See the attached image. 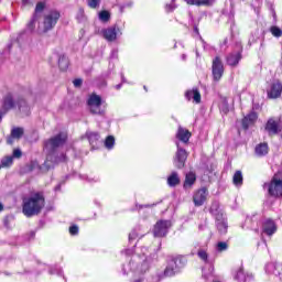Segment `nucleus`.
Here are the masks:
<instances>
[{"mask_svg":"<svg viewBox=\"0 0 282 282\" xmlns=\"http://www.w3.org/2000/svg\"><path fill=\"white\" fill-rule=\"evenodd\" d=\"M67 142V133L59 132L55 137H52L47 141L44 142V149L47 152L46 160L41 170L45 169V171H50L54 169L58 162H67V156L62 153L59 156L56 155V149L63 147Z\"/></svg>","mask_w":282,"mask_h":282,"instance_id":"obj_1","label":"nucleus"},{"mask_svg":"<svg viewBox=\"0 0 282 282\" xmlns=\"http://www.w3.org/2000/svg\"><path fill=\"white\" fill-rule=\"evenodd\" d=\"M15 107H18L19 111H21V113L24 116H30V106H28L25 99L9 93L3 97L2 107L0 108V119L3 118L8 111H11V109H14Z\"/></svg>","mask_w":282,"mask_h":282,"instance_id":"obj_2","label":"nucleus"},{"mask_svg":"<svg viewBox=\"0 0 282 282\" xmlns=\"http://www.w3.org/2000/svg\"><path fill=\"white\" fill-rule=\"evenodd\" d=\"M45 208V196L43 193L36 192L30 197L23 199L22 213L25 217H34Z\"/></svg>","mask_w":282,"mask_h":282,"instance_id":"obj_3","label":"nucleus"},{"mask_svg":"<svg viewBox=\"0 0 282 282\" xmlns=\"http://www.w3.org/2000/svg\"><path fill=\"white\" fill-rule=\"evenodd\" d=\"M87 105L90 113L94 116H105L107 111V105L105 104V100H102V97L99 95H96V93L89 95Z\"/></svg>","mask_w":282,"mask_h":282,"instance_id":"obj_4","label":"nucleus"},{"mask_svg":"<svg viewBox=\"0 0 282 282\" xmlns=\"http://www.w3.org/2000/svg\"><path fill=\"white\" fill-rule=\"evenodd\" d=\"M186 265V258L182 256H171L167 260V265L163 272L164 276H175Z\"/></svg>","mask_w":282,"mask_h":282,"instance_id":"obj_5","label":"nucleus"},{"mask_svg":"<svg viewBox=\"0 0 282 282\" xmlns=\"http://www.w3.org/2000/svg\"><path fill=\"white\" fill-rule=\"evenodd\" d=\"M263 188L270 197H282V173L274 174L269 183L263 184Z\"/></svg>","mask_w":282,"mask_h":282,"instance_id":"obj_6","label":"nucleus"},{"mask_svg":"<svg viewBox=\"0 0 282 282\" xmlns=\"http://www.w3.org/2000/svg\"><path fill=\"white\" fill-rule=\"evenodd\" d=\"M61 19V12L52 10L48 13L44 14L43 21L39 22V32H50L53 28L56 26L58 20Z\"/></svg>","mask_w":282,"mask_h":282,"instance_id":"obj_7","label":"nucleus"},{"mask_svg":"<svg viewBox=\"0 0 282 282\" xmlns=\"http://www.w3.org/2000/svg\"><path fill=\"white\" fill-rule=\"evenodd\" d=\"M31 34L32 33H29L28 31H22L15 37H12L3 54H10L12 47H25V45H30V41H32Z\"/></svg>","mask_w":282,"mask_h":282,"instance_id":"obj_8","label":"nucleus"},{"mask_svg":"<svg viewBox=\"0 0 282 282\" xmlns=\"http://www.w3.org/2000/svg\"><path fill=\"white\" fill-rule=\"evenodd\" d=\"M241 58H243V45L241 42H238L235 48L227 54L226 63L229 67H237L241 63Z\"/></svg>","mask_w":282,"mask_h":282,"instance_id":"obj_9","label":"nucleus"},{"mask_svg":"<svg viewBox=\"0 0 282 282\" xmlns=\"http://www.w3.org/2000/svg\"><path fill=\"white\" fill-rule=\"evenodd\" d=\"M44 10H45V2H37L31 20L29 21V23H26V29L24 30L25 32H29V34H32V32L36 30V23H39V19H41V15L43 14Z\"/></svg>","mask_w":282,"mask_h":282,"instance_id":"obj_10","label":"nucleus"},{"mask_svg":"<svg viewBox=\"0 0 282 282\" xmlns=\"http://www.w3.org/2000/svg\"><path fill=\"white\" fill-rule=\"evenodd\" d=\"M186 160H188V152L176 141V152L173 158L174 166L176 169H184L186 166Z\"/></svg>","mask_w":282,"mask_h":282,"instance_id":"obj_11","label":"nucleus"},{"mask_svg":"<svg viewBox=\"0 0 282 282\" xmlns=\"http://www.w3.org/2000/svg\"><path fill=\"white\" fill-rule=\"evenodd\" d=\"M171 220H158L153 227V236L158 238L166 237L171 229Z\"/></svg>","mask_w":282,"mask_h":282,"instance_id":"obj_12","label":"nucleus"},{"mask_svg":"<svg viewBox=\"0 0 282 282\" xmlns=\"http://www.w3.org/2000/svg\"><path fill=\"white\" fill-rule=\"evenodd\" d=\"M54 61L58 64V67L62 72H66V69L69 67V59L64 53H53L51 63H54Z\"/></svg>","mask_w":282,"mask_h":282,"instance_id":"obj_13","label":"nucleus"},{"mask_svg":"<svg viewBox=\"0 0 282 282\" xmlns=\"http://www.w3.org/2000/svg\"><path fill=\"white\" fill-rule=\"evenodd\" d=\"M212 72L214 80H221V76H224V63L219 56H216L213 61Z\"/></svg>","mask_w":282,"mask_h":282,"instance_id":"obj_14","label":"nucleus"},{"mask_svg":"<svg viewBox=\"0 0 282 282\" xmlns=\"http://www.w3.org/2000/svg\"><path fill=\"white\" fill-rule=\"evenodd\" d=\"M281 94H282V83L279 80L271 83L269 88H267L268 98H271V99L281 98Z\"/></svg>","mask_w":282,"mask_h":282,"instance_id":"obj_15","label":"nucleus"},{"mask_svg":"<svg viewBox=\"0 0 282 282\" xmlns=\"http://www.w3.org/2000/svg\"><path fill=\"white\" fill-rule=\"evenodd\" d=\"M86 138L93 149V151H96V149L100 148V144H102V140H100V133L88 130L86 131Z\"/></svg>","mask_w":282,"mask_h":282,"instance_id":"obj_16","label":"nucleus"},{"mask_svg":"<svg viewBox=\"0 0 282 282\" xmlns=\"http://www.w3.org/2000/svg\"><path fill=\"white\" fill-rule=\"evenodd\" d=\"M118 36H122V31L118 26H110L104 30V39L110 43H113Z\"/></svg>","mask_w":282,"mask_h":282,"instance_id":"obj_17","label":"nucleus"},{"mask_svg":"<svg viewBox=\"0 0 282 282\" xmlns=\"http://www.w3.org/2000/svg\"><path fill=\"white\" fill-rule=\"evenodd\" d=\"M206 197H208V189L206 187L197 189L193 195L194 206H204Z\"/></svg>","mask_w":282,"mask_h":282,"instance_id":"obj_18","label":"nucleus"},{"mask_svg":"<svg viewBox=\"0 0 282 282\" xmlns=\"http://www.w3.org/2000/svg\"><path fill=\"white\" fill-rule=\"evenodd\" d=\"M262 232L268 237H272V235L276 232V223H274V220L271 218H265L262 221Z\"/></svg>","mask_w":282,"mask_h":282,"instance_id":"obj_19","label":"nucleus"},{"mask_svg":"<svg viewBox=\"0 0 282 282\" xmlns=\"http://www.w3.org/2000/svg\"><path fill=\"white\" fill-rule=\"evenodd\" d=\"M234 279L238 282H250L252 281L253 276L251 273H246L243 271V267H239L234 273Z\"/></svg>","mask_w":282,"mask_h":282,"instance_id":"obj_20","label":"nucleus"},{"mask_svg":"<svg viewBox=\"0 0 282 282\" xmlns=\"http://www.w3.org/2000/svg\"><path fill=\"white\" fill-rule=\"evenodd\" d=\"M258 118L259 116L257 115V112L251 111L242 119V129H245V131H248V129H250V127H252V124L257 122Z\"/></svg>","mask_w":282,"mask_h":282,"instance_id":"obj_21","label":"nucleus"},{"mask_svg":"<svg viewBox=\"0 0 282 282\" xmlns=\"http://www.w3.org/2000/svg\"><path fill=\"white\" fill-rule=\"evenodd\" d=\"M264 270L267 274H273L274 276H280L282 267L278 262H269L265 264Z\"/></svg>","mask_w":282,"mask_h":282,"instance_id":"obj_22","label":"nucleus"},{"mask_svg":"<svg viewBox=\"0 0 282 282\" xmlns=\"http://www.w3.org/2000/svg\"><path fill=\"white\" fill-rule=\"evenodd\" d=\"M186 100H193L196 105H199L202 102V94H199V90L197 88H193L192 90H187L185 93Z\"/></svg>","mask_w":282,"mask_h":282,"instance_id":"obj_23","label":"nucleus"},{"mask_svg":"<svg viewBox=\"0 0 282 282\" xmlns=\"http://www.w3.org/2000/svg\"><path fill=\"white\" fill-rule=\"evenodd\" d=\"M216 228L219 235H226L228 232V219L226 218V216L216 219Z\"/></svg>","mask_w":282,"mask_h":282,"instance_id":"obj_24","label":"nucleus"},{"mask_svg":"<svg viewBox=\"0 0 282 282\" xmlns=\"http://www.w3.org/2000/svg\"><path fill=\"white\" fill-rule=\"evenodd\" d=\"M260 219H261V216L259 215L247 216L242 228H248L250 230H258L257 226L252 225V221H254L256 224H259Z\"/></svg>","mask_w":282,"mask_h":282,"instance_id":"obj_25","label":"nucleus"},{"mask_svg":"<svg viewBox=\"0 0 282 282\" xmlns=\"http://www.w3.org/2000/svg\"><path fill=\"white\" fill-rule=\"evenodd\" d=\"M210 215L215 217V219H221V217H226L224 215V212L221 210V207H219V202H214L209 208Z\"/></svg>","mask_w":282,"mask_h":282,"instance_id":"obj_26","label":"nucleus"},{"mask_svg":"<svg viewBox=\"0 0 282 282\" xmlns=\"http://www.w3.org/2000/svg\"><path fill=\"white\" fill-rule=\"evenodd\" d=\"M195 182H197V175L195 174V172H188L185 175L183 188H185V191L188 188H193V185L195 184Z\"/></svg>","mask_w":282,"mask_h":282,"instance_id":"obj_27","label":"nucleus"},{"mask_svg":"<svg viewBox=\"0 0 282 282\" xmlns=\"http://www.w3.org/2000/svg\"><path fill=\"white\" fill-rule=\"evenodd\" d=\"M270 151L268 143H259L254 148V154L257 158H265Z\"/></svg>","mask_w":282,"mask_h":282,"instance_id":"obj_28","label":"nucleus"},{"mask_svg":"<svg viewBox=\"0 0 282 282\" xmlns=\"http://www.w3.org/2000/svg\"><path fill=\"white\" fill-rule=\"evenodd\" d=\"M176 138L184 144H188V141L191 140V131L180 127L176 133Z\"/></svg>","mask_w":282,"mask_h":282,"instance_id":"obj_29","label":"nucleus"},{"mask_svg":"<svg viewBox=\"0 0 282 282\" xmlns=\"http://www.w3.org/2000/svg\"><path fill=\"white\" fill-rule=\"evenodd\" d=\"M265 131L269 135H276L279 133V123L274 119H269L265 124Z\"/></svg>","mask_w":282,"mask_h":282,"instance_id":"obj_30","label":"nucleus"},{"mask_svg":"<svg viewBox=\"0 0 282 282\" xmlns=\"http://www.w3.org/2000/svg\"><path fill=\"white\" fill-rule=\"evenodd\" d=\"M180 184V174L177 172H172L171 175L167 177V186L175 188Z\"/></svg>","mask_w":282,"mask_h":282,"instance_id":"obj_31","label":"nucleus"},{"mask_svg":"<svg viewBox=\"0 0 282 282\" xmlns=\"http://www.w3.org/2000/svg\"><path fill=\"white\" fill-rule=\"evenodd\" d=\"M234 185L237 186V188H240V186H243V174L241 171H236L232 177Z\"/></svg>","mask_w":282,"mask_h":282,"instance_id":"obj_32","label":"nucleus"},{"mask_svg":"<svg viewBox=\"0 0 282 282\" xmlns=\"http://www.w3.org/2000/svg\"><path fill=\"white\" fill-rule=\"evenodd\" d=\"M142 230V227L138 226L137 228H134L130 234H129V241H133L134 239H138V237L140 239H142V237L144 236V231L140 232Z\"/></svg>","mask_w":282,"mask_h":282,"instance_id":"obj_33","label":"nucleus"},{"mask_svg":"<svg viewBox=\"0 0 282 282\" xmlns=\"http://www.w3.org/2000/svg\"><path fill=\"white\" fill-rule=\"evenodd\" d=\"M219 109L221 113H228V111H230V107L228 106V98H220Z\"/></svg>","mask_w":282,"mask_h":282,"instance_id":"obj_34","label":"nucleus"},{"mask_svg":"<svg viewBox=\"0 0 282 282\" xmlns=\"http://www.w3.org/2000/svg\"><path fill=\"white\" fill-rule=\"evenodd\" d=\"M197 257L198 259H200V261H204L205 263H209L208 251L205 248L198 249Z\"/></svg>","mask_w":282,"mask_h":282,"instance_id":"obj_35","label":"nucleus"},{"mask_svg":"<svg viewBox=\"0 0 282 282\" xmlns=\"http://www.w3.org/2000/svg\"><path fill=\"white\" fill-rule=\"evenodd\" d=\"M116 145V138L113 135H108L105 140V147L108 149V151H111L113 147Z\"/></svg>","mask_w":282,"mask_h":282,"instance_id":"obj_36","label":"nucleus"},{"mask_svg":"<svg viewBox=\"0 0 282 282\" xmlns=\"http://www.w3.org/2000/svg\"><path fill=\"white\" fill-rule=\"evenodd\" d=\"M24 130L23 128H13L11 130L12 138H15V140H21L23 138Z\"/></svg>","mask_w":282,"mask_h":282,"instance_id":"obj_37","label":"nucleus"},{"mask_svg":"<svg viewBox=\"0 0 282 282\" xmlns=\"http://www.w3.org/2000/svg\"><path fill=\"white\" fill-rule=\"evenodd\" d=\"M228 250V242L219 241L216 243V251L217 252H226Z\"/></svg>","mask_w":282,"mask_h":282,"instance_id":"obj_38","label":"nucleus"},{"mask_svg":"<svg viewBox=\"0 0 282 282\" xmlns=\"http://www.w3.org/2000/svg\"><path fill=\"white\" fill-rule=\"evenodd\" d=\"M111 19V14L109 11H101L99 12V21H102V23H107Z\"/></svg>","mask_w":282,"mask_h":282,"instance_id":"obj_39","label":"nucleus"},{"mask_svg":"<svg viewBox=\"0 0 282 282\" xmlns=\"http://www.w3.org/2000/svg\"><path fill=\"white\" fill-rule=\"evenodd\" d=\"M270 32L272 36H275V39H281L282 36V30L279 26H271Z\"/></svg>","mask_w":282,"mask_h":282,"instance_id":"obj_40","label":"nucleus"},{"mask_svg":"<svg viewBox=\"0 0 282 282\" xmlns=\"http://www.w3.org/2000/svg\"><path fill=\"white\" fill-rule=\"evenodd\" d=\"M177 0H171V3L165 4V12H175L177 10Z\"/></svg>","mask_w":282,"mask_h":282,"instance_id":"obj_41","label":"nucleus"},{"mask_svg":"<svg viewBox=\"0 0 282 282\" xmlns=\"http://www.w3.org/2000/svg\"><path fill=\"white\" fill-rule=\"evenodd\" d=\"M50 274H57V276H63V269L59 265H54L50 269Z\"/></svg>","mask_w":282,"mask_h":282,"instance_id":"obj_42","label":"nucleus"},{"mask_svg":"<svg viewBox=\"0 0 282 282\" xmlns=\"http://www.w3.org/2000/svg\"><path fill=\"white\" fill-rule=\"evenodd\" d=\"M87 6L91 10H96V9L100 8V0H87Z\"/></svg>","mask_w":282,"mask_h":282,"instance_id":"obj_43","label":"nucleus"},{"mask_svg":"<svg viewBox=\"0 0 282 282\" xmlns=\"http://www.w3.org/2000/svg\"><path fill=\"white\" fill-rule=\"evenodd\" d=\"M209 272L207 273L206 272V269L204 268L203 269V276H204V279H206V280H208V279H210L212 276H213V272H215V267H213V265H209Z\"/></svg>","mask_w":282,"mask_h":282,"instance_id":"obj_44","label":"nucleus"},{"mask_svg":"<svg viewBox=\"0 0 282 282\" xmlns=\"http://www.w3.org/2000/svg\"><path fill=\"white\" fill-rule=\"evenodd\" d=\"M12 162H14V159H12V156H4L1 160L2 166H12Z\"/></svg>","mask_w":282,"mask_h":282,"instance_id":"obj_45","label":"nucleus"},{"mask_svg":"<svg viewBox=\"0 0 282 282\" xmlns=\"http://www.w3.org/2000/svg\"><path fill=\"white\" fill-rule=\"evenodd\" d=\"M76 19H77L78 23H84V21H85V10L84 9L78 10Z\"/></svg>","mask_w":282,"mask_h":282,"instance_id":"obj_46","label":"nucleus"},{"mask_svg":"<svg viewBox=\"0 0 282 282\" xmlns=\"http://www.w3.org/2000/svg\"><path fill=\"white\" fill-rule=\"evenodd\" d=\"M68 232H69V235H72L73 237H76V235H78V232H79L78 226H77V225L70 226L69 229H68Z\"/></svg>","mask_w":282,"mask_h":282,"instance_id":"obj_47","label":"nucleus"},{"mask_svg":"<svg viewBox=\"0 0 282 282\" xmlns=\"http://www.w3.org/2000/svg\"><path fill=\"white\" fill-rule=\"evenodd\" d=\"M215 3V0H199V8L202 6H205L206 8L213 6Z\"/></svg>","mask_w":282,"mask_h":282,"instance_id":"obj_48","label":"nucleus"},{"mask_svg":"<svg viewBox=\"0 0 282 282\" xmlns=\"http://www.w3.org/2000/svg\"><path fill=\"white\" fill-rule=\"evenodd\" d=\"M21 155H23V152H21V149H15L13 150V154H12V159L14 160L15 159H19L21 158Z\"/></svg>","mask_w":282,"mask_h":282,"instance_id":"obj_49","label":"nucleus"},{"mask_svg":"<svg viewBox=\"0 0 282 282\" xmlns=\"http://www.w3.org/2000/svg\"><path fill=\"white\" fill-rule=\"evenodd\" d=\"M87 182H89L90 184H97L98 182H100V177L99 176H95V177H86Z\"/></svg>","mask_w":282,"mask_h":282,"instance_id":"obj_50","label":"nucleus"},{"mask_svg":"<svg viewBox=\"0 0 282 282\" xmlns=\"http://www.w3.org/2000/svg\"><path fill=\"white\" fill-rule=\"evenodd\" d=\"M187 6H197L199 8V0H185Z\"/></svg>","mask_w":282,"mask_h":282,"instance_id":"obj_51","label":"nucleus"},{"mask_svg":"<svg viewBox=\"0 0 282 282\" xmlns=\"http://www.w3.org/2000/svg\"><path fill=\"white\" fill-rule=\"evenodd\" d=\"M14 140H17V138L10 134L9 137H7V144H14Z\"/></svg>","mask_w":282,"mask_h":282,"instance_id":"obj_52","label":"nucleus"},{"mask_svg":"<svg viewBox=\"0 0 282 282\" xmlns=\"http://www.w3.org/2000/svg\"><path fill=\"white\" fill-rule=\"evenodd\" d=\"M74 87H80V85H83V79L77 78L73 82Z\"/></svg>","mask_w":282,"mask_h":282,"instance_id":"obj_53","label":"nucleus"},{"mask_svg":"<svg viewBox=\"0 0 282 282\" xmlns=\"http://www.w3.org/2000/svg\"><path fill=\"white\" fill-rule=\"evenodd\" d=\"M228 23H229L230 25H235V13H230V14H229Z\"/></svg>","mask_w":282,"mask_h":282,"instance_id":"obj_54","label":"nucleus"},{"mask_svg":"<svg viewBox=\"0 0 282 282\" xmlns=\"http://www.w3.org/2000/svg\"><path fill=\"white\" fill-rule=\"evenodd\" d=\"M194 32L198 35L199 41H204V39H202V35L199 34V28H197V25L194 26Z\"/></svg>","mask_w":282,"mask_h":282,"instance_id":"obj_55","label":"nucleus"},{"mask_svg":"<svg viewBox=\"0 0 282 282\" xmlns=\"http://www.w3.org/2000/svg\"><path fill=\"white\" fill-rule=\"evenodd\" d=\"M198 230H206V221L198 225Z\"/></svg>","mask_w":282,"mask_h":282,"instance_id":"obj_56","label":"nucleus"},{"mask_svg":"<svg viewBox=\"0 0 282 282\" xmlns=\"http://www.w3.org/2000/svg\"><path fill=\"white\" fill-rule=\"evenodd\" d=\"M111 58H117L118 57V51L117 50H113L112 52H111V56H110Z\"/></svg>","mask_w":282,"mask_h":282,"instance_id":"obj_57","label":"nucleus"},{"mask_svg":"<svg viewBox=\"0 0 282 282\" xmlns=\"http://www.w3.org/2000/svg\"><path fill=\"white\" fill-rule=\"evenodd\" d=\"M251 226H256V228H258V230H254V231H256V232H259V226H260L259 220H258V224L254 223V221H252V223H251Z\"/></svg>","mask_w":282,"mask_h":282,"instance_id":"obj_58","label":"nucleus"},{"mask_svg":"<svg viewBox=\"0 0 282 282\" xmlns=\"http://www.w3.org/2000/svg\"><path fill=\"white\" fill-rule=\"evenodd\" d=\"M151 206H156V204H152V205H140L139 208H151Z\"/></svg>","mask_w":282,"mask_h":282,"instance_id":"obj_59","label":"nucleus"},{"mask_svg":"<svg viewBox=\"0 0 282 282\" xmlns=\"http://www.w3.org/2000/svg\"><path fill=\"white\" fill-rule=\"evenodd\" d=\"M34 237H36V232L31 231V234H30V238H29V239H34Z\"/></svg>","mask_w":282,"mask_h":282,"instance_id":"obj_60","label":"nucleus"},{"mask_svg":"<svg viewBox=\"0 0 282 282\" xmlns=\"http://www.w3.org/2000/svg\"><path fill=\"white\" fill-rule=\"evenodd\" d=\"M31 0H22L23 6H30Z\"/></svg>","mask_w":282,"mask_h":282,"instance_id":"obj_61","label":"nucleus"},{"mask_svg":"<svg viewBox=\"0 0 282 282\" xmlns=\"http://www.w3.org/2000/svg\"><path fill=\"white\" fill-rule=\"evenodd\" d=\"M160 281V275H155L154 278H153V281L152 282H159Z\"/></svg>","mask_w":282,"mask_h":282,"instance_id":"obj_62","label":"nucleus"},{"mask_svg":"<svg viewBox=\"0 0 282 282\" xmlns=\"http://www.w3.org/2000/svg\"><path fill=\"white\" fill-rule=\"evenodd\" d=\"M115 89H118V90H119V89H122V84L116 85V86H115Z\"/></svg>","mask_w":282,"mask_h":282,"instance_id":"obj_63","label":"nucleus"},{"mask_svg":"<svg viewBox=\"0 0 282 282\" xmlns=\"http://www.w3.org/2000/svg\"><path fill=\"white\" fill-rule=\"evenodd\" d=\"M186 54H183L182 56H181V58H182V61H186Z\"/></svg>","mask_w":282,"mask_h":282,"instance_id":"obj_64","label":"nucleus"}]
</instances>
